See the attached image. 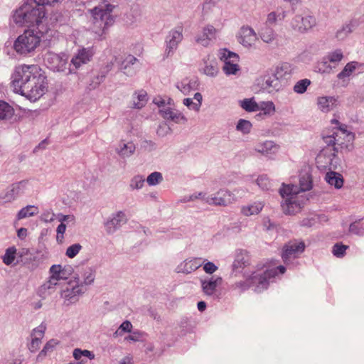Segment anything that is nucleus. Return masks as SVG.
I'll list each match as a JSON object with an SVG mask.
<instances>
[{
	"mask_svg": "<svg viewBox=\"0 0 364 364\" xmlns=\"http://www.w3.org/2000/svg\"><path fill=\"white\" fill-rule=\"evenodd\" d=\"M221 282L222 278L220 277H213L208 279L201 280V287L203 293L207 296H213Z\"/></svg>",
	"mask_w": 364,
	"mask_h": 364,
	"instance_id": "6ab92c4d",
	"label": "nucleus"
},
{
	"mask_svg": "<svg viewBox=\"0 0 364 364\" xmlns=\"http://www.w3.org/2000/svg\"><path fill=\"white\" fill-rule=\"evenodd\" d=\"M84 290H85V289H84V287H83L82 284L77 285L76 287H74L72 289L71 293L66 294L65 296H69L72 294H73L75 295V294H80L82 293Z\"/></svg>",
	"mask_w": 364,
	"mask_h": 364,
	"instance_id": "052dcab7",
	"label": "nucleus"
},
{
	"mask_svg": "<svg viewBox=\"0 0 364 364\" xmlns=\"http://www.w3.org/2000/svg\"><path fill=\"white\" fill-rule=\"evenodd\" d=\"M257 41L255 31L249 26H243L239 33L238 41L247 48L253 46Z\"/></svg>",
	"mask_w": 364,
	"mask_h": 364,
	"instance_id": "f3484780",
	"label": "nucleus"
},
{
	"mask_svg": "<svg viewBox=\"0 0 364 364\" xmlns=\"http://www.w3.org/2000/svg\"><path fill=\"white\" fill-rule=\"evenodd\" d=\"M318 109L323 112H328L338 105V100L333 97H319L317 99Z\"/></svg>",
	"mask_w": 364,
	"mask_h": 364,
	"instance_id": "aec40b11",
	"label": "nucleus"
},
{
	"mask_svg": "<svg viewBox=\"0 0 364 364\" xmlns=\"http://www.w3.org/2000/svg\"><path fill=\"white\" fill-rule=\"evenodd\" d=\"M41 343V341L32 337V340L29 344L28 348L31 352H36L39 348Z\"/></svg>",
	"mask_w": 364,
	"mask_h": 364,
	"instance_id": "13d9d810",
	"label": "nucleus"
},
{
	"mask_svg": "<svg viewBox=\"0 0 364 364\" xmlns=\"http://www.w3.org/2000/svg\"><path fill=\"white\" fill-rule=\"evenodd\" d=\"M241 107L247 112H256L259 110V104L253 98L245 99L240 102Z\"/></svg>",
	"mask_w": 364,
	"mask_h": 364,
	"instance_id": "c9c22d12",
	"label": "nucleus"
},
{
	"mask_svg": "<svg viewBox=\"0 0 364 364\" xmlns=\"http://www.w3.org/2000/svg\"><path fill=\"white\" fill-rule=\"evenodd\" d=\"M46 222H51L54 220L55 214L53 213L48 212L43 214Z\"/></svg>",
	"mask_w": 364,
	"mask_h": 364,
	"instance_id": "338daca9",
	"label": "nucleus"
},
{
	"mask_svg": "<svg viewBox=\"0 0 364 364\" xmlns=\"http://www.w3.org/2000/svg\"><path fill=\"white\" fill-rule=\"evenodd\" d=\"M66 230V226L64 223H60L57 228V236L56 240L58 242L62 243L63 240V234Z\"/></svg>",
	"mask_w": 364,
	"mask_h": 364,
	"instance_id": "5fc2aeb1",
	"label": "nucleus"
},
{
	"mask_svg": "<svg viewBox=\"0 0 364 364\" xmlns=\"http://www.w3.org/2000/svg\"><path fill=\"white\" fill-rule=\"evenodd\" d=\"M136 61L137 59L134 56L128 55L122 62L120 69L127 75H131L134 72L129 69V67L130 65H133Z\"/></svg>",
	"mask_w": 364,
	"mask_h": 364,
	"instance_id": "7c9ffc66",
	"label": "nucleus"
},
{
	"mask_svg": "<svg viewBox=\"0 0 364 364\" xmlns=\"http://www.w3.org/2000/svg\"><path fill=\"white\" fill-rule=\"evenodd\" d=\"M251 128L252 124L250 122L245 119H240L237 125V129L245 134L249 133Z\"/></svg>",
	"mask_w": 364,
	"mask_h": 364,
	"instance_id": "09e8293b",
	"label": "nucleus"
},
{
	"mask_svg": "<svg viewBox=\"0 0 364 364\" xmlns=\"http://www.w3.org/2000/svg\"><path fill=\"white\" fill-rule=\"evenodd\" d=\"M59 0H33V2L38 5L44 6V5H53Z\"/></svg>",
	"mask_w": 364,
	"mask_h": 364,
	"instance_id": "680f3d73",
	"label": "nucleus"
},
{
	"mask_svg": "<svg viewBox=\"0 0 364 364\" xmlns=\"http://www.w3.org/2000/svg\"><path fill=\"white\" fill-rule=\"evenodd\" d=\"M13 107L4 101H0V119H8L13 117Z\"/></svg>",
	"mask_w": 364,
	"mask_h": 364,
	"instance_id": "c756f323",
	"label": "nucleus"
},
{
	"mask_svg": "<svg viewBox=\"0 0 364 364\" xmlns=\"http://www.w3.org/2000/svg\"><path fill=\"white\" fill-rule=\"evenodd\" d=\"M325 178L328 184L333 186L336 188H341L343 185V176L336 172H328Z\"/></svg>",
	"mask_w": 364,
	"mask_h": 364,
	"instance_id": "b1692460",
	"label": "nucleus"
},
{
	"mask_svg": "<svg viewBox=\"0 0 364 364\" xmlns=\"http://www.w3.org/2000/svg\"><path fill=\"white\" fill-rule=\"evenodd\" d=\"M261 38L263 41L270 43L274 39V31L272 29H266L261 33Z\"/></svg>",
	"mask_w": 364,
	"mask_h": 364,
	"instance_id": "864d4df0",
	"label": "nucleus"
},
{
	"mask_svg": "<svg viewBox=\"0 0 364 364\" xmlns=\"http://www.w3.org/2000/svg\"><path fill=\"white\" fill-rule=\"evenodd\" d=\"M41 42V37L33 30H26L14 43V50L20 55L33 53Z\"/></svg>",
	"mask_w": 364,
	"mask_h": 364,
	"instance_id": "39448f33",
	"label": "nucleus"
},
{
	"mask_svg": "<svg viewBox=\"0 0 364 364\" xmlns=\"http://www.w3.org/2000/svg\"><path fill=\"white\" fill-rule=\"evenodd\" d=\"M316 68L317 71L321 73H330L335 69L334 65L328 60L326 56L323 57L321 60L317 63Z\"/></svg>",
	"mask_w": 364,
	"mask_h": 364,
	"instance_id": "cd10ccee",
	"label": "nucleus"
},
{
	"mask_svg": "<svg viewBox=\"0 0 364 364\" xmlns=\"http://www.w3.org/2000/svg\"><path fill=\"white\" fill-rule=\"evenodd\" d=\"M285 16L286 14L284 11H276L270 12L267 15L266 23L269 26L274 25L278 22L282 21Z\"/></svg>",
	"mask_w": 364,
	"mask_h": 364,
	"instance_id": "c85d7f7f",
	"label": "nucleus"
},
{
	"mask_svg": "<svg viewBox=\"0 0 364 364\" xmlns=\"http://www.w3.org/2000/svg\"><path fill=\"white\" fill-rule=\"evenodd\" d=\"M114 6L105 1L91 10L94 24L105 31L114 23L112 12Z\"/></svg>",
	"mask_w": 364,
	"mask_h": 364,
	"instance_id": "423d86ee",
	"label": "nucleus"
},
{
	"mask_svg": "<svg viewBox=\"0 0 364 364\" xmlns=\"http://www.w3.org/2000/svg\"><path fill=\"white\" fill-rule=\"evenodd\" d=\"M316 23V18L312 16H296L292 21V26L300 32H305Z\"/></svg>",
	"mask_w": 364,
	"mask_h": 364,
	"instance_id": "dca6fc26",
	"label": "nucleus"
},
{
	"mask_svg": "<svg viewBox=\"0 0 364 364\" xmlns=\"http://www.w3.org/2000/svg\"><path fill=\"white\" fill-rule=\"evenodd\" d=\"M279 75V68H277V73L275 74V76L272 78L269 77L265 80V87L268 89H272L270 91L272 90H278L280 86V83L279 81V78L282 77L281 75L278 76Z\"/></svg>",
	"mask_w": 364,
	"mask_h": 364,
	"instance_id": "f704fd0d",
	"label": "nucleus"
},
{
	"mask_svg": "<svg viewBox=\"0 0 364 364\" xmlns=\"http://www.w3.org/2000/svg\"><path fill=\"white\" fill-rule=\"evenodd\" d=\"M20 190L19 184L14 183L12 184L9 191L6 193L4 199L5 202H9L16 198V196L18 194Z\"/></svg>",
	"mask_w": 364,
	"mask_h": 364,
	"instance_id": "79ce46f5",
	"label": "nucleus"
},
{
	"mask_svg": "<svg viewBox=\"0 0 364 364\" xmlns=\"http://www.w3.org/2000/svg\"><path fill=\"white\" fill-rule=\"evenodd\" d=\"M279 149V146L275 144L272 141H265L262 143H259L255 146V151L263 155L275 154Z\"/></svg>",
	"mask_w": 364,
	"mask_h": 364,
	"instance_id": "5701e85b",
	"label": "nucleus"
},
{
	"mask_svg": "<svg viewBox=\"0 0 364 364\" xmlns=\"http://www.w3.org/2000/svg\"><path fill=\"white\" fill-rule=\"evenodd\" d=\"M82 246L80 244L72 245L71 246L68 247L66 250V255L69 258H73L78 254Z\"/></svg>",
	"mask_w": 364,
	"mask_h": 364,
	"instance_id": "3c124183",
	"label": "nucleus"
},
{
	"mask_svg": "<svg viewBox=\"0 0 364 364\" xmlns=\"http://www.w3.org/2000/svg\"><path fill=\"white\" fill-rule=\"evenodd\" d=\"M38 213V209L34 205H27L19 210L17 214V219L21 220L28 217L33 216Z\"/></svg>",
	"mask_w": 364,
	"mask_h": 364,
	"instance_id": "473e14b6",
	"label": "nucleus"
},
{
	"mask_svg": "<svg viewBox=\"0 0 364 364\" xmlns=\"http://www.w3.org/2000/svg\"><path fill=\"white\" fill-rule=\"evenodd\" d=\"M132 328V324L129 321H124L118 328V330L114 333L116 336L118 335H122L124 332H131Z\"/></svg>",
	"mask_w": 364,
	"mask_h": 364,
	"instance_id": "603ef678",
	"label": "nucleus"
},
{
	"mask_svg": "<svg viewBox=\"0 0 364 364\" xmlns=\"http://www.w3.org/2000/svg\"><path fill=\"white\" fill-rule=\"evenodd\" d=\"M350 232L358 235H364V226L363 223L360 221H355L350 224L349 228Z\"/></svg>",
	"mask_w": 364,
	"mask_h": 364,
	"instance_id": "c03bdc74",
	"label": "nucleus"
},
{
	"mask_svg": "<svg viewBox=\"0 0 364 364\" xmlns=\"http://www.w3.org/2000/svg\"><path fill=\"white\" fill-rule=\"evenodd\" d=\"M94 55L92 48H82L79 49L77 53L71 59V64L75 69H78L82 65L89 63Z\"/></svg>",
	"mask_w": 364,
	"mask_h": 364,
	"instance_id": "2eb2a0df",
	"label": "nucleus"
},
{
	"mask_svg": "<svg viewBox=\"0 0 364 364\" xmlns=\"http://www.w3.org/2000/svg\"><path fill=\"white\" fill-rule=\"evenodd\" d=\"M13 77L14 90L31 101L38 100L47 91V77L38 65H18Z\"/></svg>",
	"mask_w": 364,
	"mask_h": 364,
	"instance_id": "f257e3e1",
	"label": "nucleus"
},
{
	"mask_svg": "<svg viewBox=\"0 0 364 364\" xmlns=\"http://www.w3.org/2000/svg\"><path fill=\"white\" fill-rule=\"evenodd\" d=\"M17 235L21 239H24L27 236V229L24 228H21L17 231Z\"/></svg>",
	"mask_w": 364,
	"mask_h": 364,
	"instance_id": "69168bd1",
	"label": "nucleus"
},
{
	"mask_svg": "<svg viewBox=\"0 0 364 364\" xmlns=\"http://www.w3.org/2000/svg\"><path fill=\"white\" fill-rule=\"evenodd\" d=\"M183 26H177L171 30L166 38V50L165 53L167 56L173 54L177 49L178 44L183 40Z\"/></svg>",
	"mask_w": 364,
	"mask_h": 364,
	"instance_id": "9b49d317",
	"label": "nucleus"
},
{
	"mask_svg": "<svg viewBox=\"0 0 364 364\" xmlns=\"http://www.w3.org/2000/svg\"><path fill=\"white\" fill-rule=\"evenodd\" d=\"M348 247H349L348 245H345L341 243H336L333 247L332 253L336 257H343L346 255V251Z\"/></svg>",
	"mask_w": 364,
	"mask_h": 364,
	"instance_id": "37998d69",
	"label": "nucleus"
},
{
	"mask_svg": "<svg viewBox=\"0 0 364 364\" xmlns=\"http://www.w3.org/2000/svg\"><path fill=\"white\" fill-rule=\"evenodd\" d=\"M331 123L338 125V132H334L331 136H336L337 139L344 142L345 141L350 142L353 140L354 135L353 133L348 132L346 125L340 124L338 120L336 119H332Z\"/></svg>",
	"mask_w": 364,
	"mask_h": 364,
	"instance_id": "412c9836",
	"label": "nucleus"
},
{
	"mask_svg": "<svg viewBox=\"0 0 364 364\" xmlns=\"http://www.w3.org/2000/svg\"><path fill=\"white\" fill-rule=\"evenodd\" d=\"M259 110L263 111L264 114H270L275 111V107L272 102H263L259 104Z\"/></svg>",
	"mask_w": 364,
	"mask_h": 364,
	"instance_id": "49530a36",
	"label": "nucleus"
},
{
	"mask_svg": "<svg viewBox=\"0 0 364 364\" xmlns=\"http://www.w3.org/2000/svg\"><path fill=\"white\" fill-rule=\"evenodd\" d=\"M310 85L311 80L307 78L299 80L294 86V91L299 94H303Z\"/></svg>",
	"mask_w": 364,
	"mask_h": 364,
	"instance_id": "ea45409f",
	"label": "nucleus"
},
{
	"mask_svg": "<svg viewBox=\"0 0 364 364\" xmlns=\"http://www.w3.org/2000/svg\"><path fill=\"white\" fill-rule=\"evenodd\" d=\"M263 207L262 203L255 202L253 204L242 206L241 212L245 216L257 215L262 210Z\"/></svg>",
	"mask_w": 364,
	"mask_h": 364,
	"instance_id": "a878e982",
	"label": "nucleus"
},
{
	"mask_svg": "<svg viewBox=\"0 0 364 364\" xmlns=\"http://www.w3.org/2000/svg\"><path fill=\"white\" fill-rule=\"evenodd\" d=\"M145 179L143 176L137 175L135 176L130 181V188L132 190L140 189L143 187Z\"/></svg>",
	"mask_w": 364,
	"mask_h": 364,
	"instance_id": "a18cd8bd",
	"label": "nucleus"
},
{
	"mask_svg": "<svg viewBox=\"0 0 364 364\" xmlns=\"http://www.w3.org/2000/svg\"><path fill=\"white\" fill-rule=\"evenodd\" d=\"M194 100H196V105H194L193 110L196 112H198L200 110L201 104H202V100L203 97L202 95L200 92H196L194 95Z\"/></svg>",
	"mask_w": 364,
	"mask_h": 364,
	"instance_id": "bf43d9fd",
	"label": "nucleus"
},
{
	"mask_svg": "<svg viewBox=\"0 0 364 364\" xmlns=\"http://www.w3.org/2000/svg\"><path fill=\"white\" fill-rule=\"evenodd\" d=\"M257 183L259 187L262 189H269L270 186L269 181L267 178L264 176H260L257 179Z\"/></svg>",
	"mask_w": 364,
	"mask_h": 364,
	"instance_id": "6e6d98bb",
	"label": "nucleus"
},
{
	"mask_svg": "<svg viewBox=\"0 0 364 364\" xmlns=\"http://www.w3.org/2000/svg\"><path fill=\"white\" fill-rule=\"evenodd\" d=\"M163 179L162 174L159 172L151 173L146 178V182L149 186H155L159 183Z\"/></svg>",
	"mask_w": 364,
	"mask_h": 364,
	"instance_id": "de8ad7c7",
	"label": "nucleus"
},
{
	"mask_svg": "<svg viewBox=\"0 0 364 364\" xmlns=\"http://www.w3.org/2000/svg\"><path fill=\"white\" fill-rule=\"evenodd\" d=\"M205 196V194H203V193H199L198 196H192L191 197V199L193 200L200 198L210 205L220 206H227L228 205L232 204L236 200L235 195L227 189H220L214 195L208 197Z\"/></svg>",
	"mask_w": 364,
	"mask_h": 364,
	"instance_id": "0eeeda50",
	"label": "nucleus"
},
{
	"mask_svg": "<svg viewBox=\"0 0 364 364\" xmlns=\"http://www.w3.org/2000/svg\"><path fill=\"white\" fill-rule=\"evenodd\" d=\"M203 269L207 274H213L218 269V267L211 262H207L203 265Z\"/></svg>",
	"mask_w": 364,
	"mask_h": 364,
	"instance_id": "4d7b16f0",
	"label": "nucleus"
},
{
	"mask_svg": "<svg viewBox=\"0 0 364 364\" xmlns=\"http://www.w3.org/2000/svg\"><path fill=\"white\" fill-rule=\"evenodd\" d=\"M249 256L245 252H240L237 255L234 261L233 267L235 269L243 268L249 264Z\"/></svg>",
	"mask_w": 364,
	"mask_h": 364,
	"instance_id": "2f4dec72",
	"label": "nucleus"
},
{
	"mask_svg": "<svg viewBox=\"0 0 364 364\" xmlns=\"http://www.w3.org/2000/svg\"><path fill=\"white\" fill-rule=\"evenodd\" d=\"M95 279V276L92 272H89V274L86 276V277L84 279V284L85 285L91 284Z\"/></svg>",
	"mask_w": 364,
	"mask_h": 364,
	"instance_id": "e2e57ef3",
	"label": "nucleus"
},
{
	"mask_svg": "<svg viewBox=\"0 0 364 364\" xmlns=\"http://www.w3.org/2000/svg\"><path fill=\"white\" fill-rule=\"evenodd\" d=\"M16 254V248L15 247H9L3 256V262L6 265L11 264L15 260Z\"/></svg>",
	"mask_w": 364,
	"mask_h": 364,
	"instance_id": "4c0bfd02",
	"label": "nucleus"
},
{
	"mask_svg": "<svg viewBox=\"0 0 364 364\" xmlns=\"http://www.w3.org/2000/svg\"><path fill=\"white\" fill-rule=\"evenodd\" d=\"M127 221L126 215L122 211H119L114 217L105 223L107 232L112 233Z\"/></svg>",
	"mask_w": 364,
	"mask_h": 364,
	"instance_id": "4be33fe9",
	"label": "nucleus"
},
{
	"mask_svg": "<svg viewBox=\"0 0 364 364\" xmlns=\"http://www.w3.org/2000/svg\"><path fill=\"white\" fill-rule=\"evenodd\" d=\"M59 344V341L56 339H50L48 341L43 350L39 353L38 358L44 357L48 353L53 351L55 348Z\"/></svg>",
	"mask_w": 364,
	"mask_h": 364,
	"instance_id": "58836bf2",
	"label": "nucleus"
},
{
	"mask_svg": "<svg viewBox=\"0 0 364 364\" xmlns=\"http://www.w3.org/2000/svg\"><path fill=\"white\" fill-rule=\"evenodd\" d=\"M312 188V181L309 176H303L299 181V188L294 185H283L279 193L284 200L282 203V208L285 214H295L301 209L307 200L300 192H305Z\"/></svg>",
	"mask_w": 364,
	"mask_h": 364,
	"instance_id": "f03ea898",
	"label": "nucleus"
},
{
	"mask_svg": "<svg viewBox=\"0 0 364 364\" xmlns=\"http://www.w3.org/2000/svg\"><path fill=\"white\" fill-rule=\"evenodd\" d=\"M216 33V28L212 25H208L203 28L202 33L196 38V42L203 46H208L210 41L215 39Z\"/></svg>",
	"mask_w": 364,
	"mask_h": 364,
	"instance_id": "a211bd4d",
	"label": "nucleus"
},
{
	"mask_svg": "<svg viewBox=\"0 0 364 364\" xmlns=\"http://www.w3.org/2000/svg\"><path fill=\"white\" fill-rule=\"evenodd\" d=\"M118 364H132V358L128 356L124 357L121 360V361Z\"/></svg>",
	"mask_w": 364,
	"mask_h": 364,
	"instance_id": "774afa93",
	"label": "nucleus"
},
{
	"mask_svg": "<svg viewBox=\"0 0 364 364\" xmlns=\"http://www.w3.org/2000/svg\"><path fill=\"white\" fill-rule=\"evenodd\" d=\"M13 21L18 26L36 27L41 29L47 21L44 6L33 2L24 4L14 13Z\"/></svg>",
	"mask_w": 364,
	"mask_h": 364,
	"instance_id": "7ed1b4c3",
	"label": "nucleus"
},
{
	"mask_svg": "<svg viewBox=\"0 0 364 364\" xmlns=\"http://www.w3.org/2000/svg\"><path fill=\"white\" fill-rule=\"evenodd\" d=\"M356 65L357 63L354 61L347 63L344 67L343 70L340 73H338V78L343 79L346 77L350 76L352 74V73L355 70Z\"/></svg>",
	"mask_w": 364,
	"mask_h": 364,
	"instance_id": "a19ab883",
	"label": "nucleus"
},
{
	"mask_svg": "<svg viewBox=\"0 0 364 364\" xmlns=\"http://www.w3.org/2000/svg\"><path fill=\"white\" fill-rule=\"evenodd\" d=\"M327 146L324 147L317 155L316 163L320 170L336 169L338 164V159L336 156V145L343 147L345 142L339 140L336 136H326L323 138Z\"/></svg>",
	"mask_w": 364,
	"mask_h": 364,
	"instance_id": "20e7f679",
	"label": "nucleus"
},
{
	"mask_svg": "<svg viewBox=\"0 0 364 364\" xmlns=\"http://www.w3.org/2000/svg\"><path fill=\"white\" fill-rule=\"evenodd\" d=\"M47 66L53 71L63 72L66 74L72 73V69L68 65V60L65 55H60L53 52H48L45 57Z\"/></svg>",
	"mask_w": 364,
	"mask_h": 364,
	"instance_id": "6e6552de",
	"label": "nucleus"
},
{
	"mask_svg": "<svg viewBox=\"0 0 364 364\" xmlns=\"http://www.w3.org/2000/svg\"><path fill=\"white\" fill-rule=\"evenodd\" d=\"M46 330V326L43 323L39 325L37 328H34L32 333V337L38 338L41 341L44 336L45 331Z\"/></svg>",
	"mask_w": 364,
	"mask_h": 364,
	"instance_id": "8fccbe9b",
	"label": "nucleus"
},
{
	"mask_svg": "<svg viewBox=\"0 0 364 364\" xmlns=\"http://www.w3.org/2000/svg\"><path fill=\"white\" fill-rule=\"evenodd\" d=\"M277 275V269H267L262 273H253L248 280V285H255L257 288L265 289L268 281Z\"/></svg>",
	"mask_w": 364,
	"mask_h": 364,
	"instance_id": "f8f14e48",
	"label": "nucleus"
},
{
	"mask_svg": "<svg viewBox=\"0 0 364 364\" xmlns=\"http://www.w3.org/2000/svg\"><path fill=\"white\" fill-rule=\"evenodd\" d=\"M72 272L70 267H62L59 264L52 265L50 268V276L49 280L44 284V287L50 289L58 284L60 280H65L68 278Z\"/></svg>",
	"mask_w": 364,
	"mask_h": 364,
	"instance_id": "1a4fd4ad",
	"label": "nucleus"
},
{
	"mask_svg": "<svg viewBox=\"0 0 364 364\" xmlns=\"http://www.w3.org/2000/svg\"><path fill=\"white\" fill-rule=\"evenodd\" d=\"M147 94L145 91L141 90L139 92L134 93L132 97V108L141 109L147 102Z\"/></svg>",
	"mask_w": 364,
	"mask_h": 364,
	"instance_id": "393cba45",
	"label": "nucleus"
},
{
	"mask_svg": "<svg viewBox=\"0 0 364 364\" xmlns=\"http://www.w3.org/2000/svg\"><path fill=\"white\" fill-rule=\"evenodd\" d=\"M135 149V145L132 141L127 144L122 143V145H120V148L118 149V153L124 157H127L134 154Z\"/></svg>",
	"mask_w": 364,
	"mask_h": 364,
	"instance_id": "72a5a7b5",
	"label": "nucleus"
},
{
	"mask_svg": "<svg viewBox=\"0 0 364 364\" xmlns=\"http://www.w3.org/2000/svg\"><path fill=\"white\" fill-rule=\"evenodd\" d=\"M304 249L305 245L304 242H289L284 247L283 249L282 257L284 262H287L291 258H295L297 257V255L303 252Z\"/></svg>",
	"mask_w": 364,
	"mask_h": 364,
	"instance_id": "4468645a",
	"label": "nucleus"
},
{
	"mask_svg": "<svg viewBox=\"0 0 364 364\" xmlns=\"http://www.w3.org/2000/svg\"><path fill=\"white\" fill-rule=\"evenodd\" d=\"M198 70L200 73L212 77H215L219 72L216 59L210 54L202 59Z\"/></svg>",
	"mask_w": 364,
	"mask_h": 364,
	"instance_id": "ddd939ff",
	"label": "nucleus"
},
{
	"mask_svg": "<svg viewBox=\"0 0 364 364\" xmlns=\"http://www.w3.org/2000/svg\"><path fill=\"white\" fill-rule=\"evenodd\" d=\"M203 264V262L200 258H193L190 260H186L183 264V267L181 271L183 273L189 274L198 269Z\"/></svg>",
	"mask_w": 364,
	"mask_h": 364,
	"instance_id": "bb28decb",
	"label": "nucleus"
},
{
	"mask_svg": "<svg viewBox=\"0 0 364 364\" xmlns=\"http://www.w3.org/2000/svg\"><path fill=\"white\" fill-rule=\"evenodd\" d=\"M220 59L224 61L223 70L226 75H235L240 70L239 56L237 54L227 49L221 51Z\"/></svg>",
	"mask_w": 364,
	"mask_h": 364,
	"instance_id": "9d476101",
	"label": "nucleus"
},
{
	"mask_svg": "<svg viewBox=\"0 0 364 364\" xmlns=\"http://www.w3.org/2000/svg\"><path fill=\"white\" fill-rule=\"evenodd\" d=\"M183 104L190 109L193 110L194 105H196V102H194L191 98H186L183 100Z\"/></svg>",
	"mask_w": 364,
	"mask_h": 364,
	"instance_id": "0e129e2a",
	"label": "nucleus"
},
{
	"mask_svg": "<svg viewBox=\"0 0 364 364\" xmlns=\"http://www.w3.org/2000/svg\"><path fill=\"white\" fill-rule=\"evenodd\" d=\"M326 56L327 57L328 60H329L331 63L334 65L335 68L343 58V53L341 50H336L335 51L328 53Z\"/></svg>",
	"mask_w": 364,
	"mask_h": 364,
	"instance_id": "e433bc0d",
	"label": "nucleus"
}]
</instances>
